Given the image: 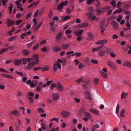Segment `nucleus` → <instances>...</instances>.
Wrapping results in <instances>:
<instances>
[{"instance_id": "obj_1", "label": "nucleus", "mask_w": 131, "mask_h": 131, "mask_svg": "<svg viewBox=\"0 0 131 131\" xmlns=\"http://www.w3.org/2000/svg\"><path fill=\"white\" fill-rule=\"evenodd\" d=\"M107 65L111 69L114 70H116L117 68L116 66L114 64V63L111 60H108L106 62Z\"/></svg>"}, {"instance_id": "obj_2", "label": "nucleus", "mask_w": 131, "mask_h": 131, "mask_svg": "<svg viewBox=\"0 0 131 131\" xmlns=\"http://www.w3.org/2000/svg\"><path fill=\"white\" fill-rule=\"evenodd\" d=\"M34 59L32 58H24L21 59V62H23L24 65H25L26 64L27 62H29L33 60Z\"/></svg>"}, {"instance_id": "obj_3", "label": "nucleus", "mask_w": 131, "mask_h": 131, "mask_svg": "<svg viewBox=\"0 0 131 131\" xmlns=\"http://www.w3.org/2000/svg\"><path fill=\"white\" fill-rule=\"evenodd\" d=\"M88 12L86 13V15L89 18H90L93 15V8L92 7H90L88 8Z\"/></svg>"}, {"instance_id": "obj_4", "label": "nucleus", "mask_w": 131, "mask_h": 131, "mask_svg": "<svg viewBox=\"0 0 131 131\" xmlns=\"http://www.w3.org/2000/svg\"><path fill=\"white\" fill-rule=\"evenodd\" d=\"M110 8V7L109 6H106L102 8V9L98 10H97V14L99 15L104 13Z\"/></svg>"}, {"instance_id": "obj_5", "label": "nucleus", "mask_w": 131, "mask_h": 131, "mask_svg": "<svg viewBox=\"0 0 131 131\" xmlns=\"http://www.w3.org/2000/svg\"><path fill=\"white\" fill-rule=\"evenodd\" d=\"M62 34L61 32L58 33L55 39V41L57 42L60 41L62 39Z\"/></svg>"}, {"instance_id": "obj_6", "label": "nucleus", "mask_w": 131, "mask_h": 131, "mask_svg": "<svg viewBox=\"0 0 131 131\" xmlns=\"http://www.w3.org/2000/svg\"><path fill=\"white\" fill-rule=\"evenodd\" d=\"M52 98L54 101H57L59 100L60 98L59 95L57 93H54L52 95Z\"/></svg>"}, {"instance_id": "obj_7", "label": "nucleus", "mask_w": 131, "mask_h": 131, "mask_svg": "<svg viewBox=\"0 0 131 131\" xmlns=\"http://www.w3.org/2000/svg\"><path fill=\"white\" fill-rule=\"evenodd\" d=\"M58 68L61 69V64L57 62H56L54 63L53 66V70L55 71L57 70Z\"/></svg>"}, {"instance_id": "obj_8", "label": "nucleus", "mask_w": 131, "mask_h": 131, "mask_svg": "<svg viewBox=\"0 0 131 131\" xmlns=\"http://www.w3.org/2000/svg\"><path fill=\"white\" fill-rule=\"evenodd\" d=\"M68 4V2L65 1L64 2H62L58 6L57 8L58 10L62 9L64 6H67Z\"/></svg>"}, {"instance_id": "obj_9", "label": "nucleus", "mask_w": 131, "mask_h": 131, "mask_svg": "<svg viewBox=\"0 0 131 131\" xmlns=\"http://www.w3.org/2000/svg\"><path fill=\"white\" fill-rule=\"evenodd\" d=\"M43 84V82L41 81H40L39 82L38 85L37 86L36 88V90L38 91H40L42 90V85Z\"/></svg>"}, {"instance_id": "obj_10", "label": "nucleus", "mask_w": 131, "mask_h": 131, "mask_svg": "<svg viewBox=\"0 0 131 131\" xmlns=\"http://www.w3.org/2000/svg\"><path fill=\"white\" fill-rule=\"evenodd\" d=\"M57 89L60 91H63L64 89L63 86L59 82H58L56 85Z\"/></svg>"}, {"instance_id": "obj_11", "label": "nucleus", "mask_w": 131, "mask_h": 131, "mask_svg": "<svg viewBox=\"0 0 131 131\" xmlns=\"http://www.w3.org/2000/svg\"><path fill=\"white\" fill-rule=\"evenodd\" d=\"M12 114L14 116H18L21 115V114L17 110L15 109L11 112Z\"/></svg>"}, {"instance_id": "obj_12", "label": "nucleus", "mask_w": 131, "mask_h": 131, "mask_svg": "<svg viewBox=\"0 0 131 131\" xmlns=\"http://www.w3.org/2000/svg\"><path fill=\"white\" fill-rule=\"evenodd\" d=\"M84 95L87 99L91 100H93L90 92L87 91H85L84 92Z\"/></svg>"}, {"instance_id": "obj_13", "label": "nucleus", "mask_w": 131, "mask_h": 131, "mask_svg": "<svg viewBox=\"0 0 131 131\" xmlns=\"http://www.w3.org/2000/svg\"><path fill=\"white\" fill-rule=\"evenodd\" d=\"M89 111L91 112L94 114L97 115H99L100 114L99 111L97 109L94 108H90Z\"/></svg>"}, {"instance_id": "obj_14", "label": "nucleus", "mask_w": 131, "mask_h": 131, "mask_svg": "<svg viewBox=\"0 0 131 131\" xmlns=\"http://www.w3.org/2000/svg\"><path fill=\"white\" fill-rule=\"evenodd\" d=\"M123 65L125 67H127L131 69V62L128 61H125L123 63Z\"/></svg>"}, {"instance_id": "obj_15", "label": "nucleus", "mask_w": 131, "mask_h": 131, "mask_svg": "<svg viewBox=\"0 0 131 131\" xmlns=\"http://www.w3.org/2000/svg\"><path fill=\"white\" fill-rule=\"evenodd\" d=\"M70 115L69 112L67 111H64L62 113V116L65 118L68 117Z\"/></svg>"}, {"instance_id": "obj_16", "label": "nucleus", "mask_w": 131, "mask_h": 131, "mask_svg": "<svg viewBox=\"0 0 131 131\" xmlns=\"http://www.w3.org/2000/svg\"><path fill=\"white\" fill-rule=\"evenodd\" d=\"M15 22L14 21H11L10 19H8L7 20L6 24L8 27H9L13 25Z\"/></svg>"}, {"instance_id": "obj_17", "label": "nucleus", "mask_w": 131, "mask_h": 131, "mask_svg": "<svg viewBox=\"0 0 131 131\" xmlns=\"http://www.w3.org/2000/svg\"><path fill=\"white\" fill-rule=\"evenodd\" d=\"M83 31L84 30L83 29L75 31H74V34L75 35L77 36H80L82 34Z\"/></svg>"}, {"instance_id": "obj_18", "label": "nucleus", "mask_w": 131, "mask_h": 131, "mask_svg": "<svg viewBox=\"0 0 131 131\" xmlns=\"http://www.w3.org/2000/svg\"><path fill=\"white\" fill-rule=\"evenodd\" d=\"M34 66V64L32 62L30 61L29 62L28 65L25 67V69L28 70H30L33 68Z\"/></svg>"}, {"instance_id": "obj_19", "label": "nucleus", "mask_w": 131, "mask_h": 131, "mask_svg": "<svg viewBox=\"0 0 131 131\" xmlns=\"http://www.w3.org/2000/svg\"><path fill=\"white\" fill-rule=\"evenodd\" d=\"M13 63L15 66H19L21 63V59H15Z\"/></svg>"}, {"instance_id": "obj_20", "label": "nucleus", "mask_w": 131, "mask_h": 131, "mask_svg": "<svg viewBox=\"0 0 131 131\" xmlns=\"http://www.w3.org/2000/svg\"><path fill=\"white\" fill-rule=\"evenodd\" d=\"M52 50L54 52H57L60 51L61 49L58 46H52Z\"/></svg>"}, {"instance_id": "obj_21", "label": "nucleus", "mask_w": 131, "mask_h": 131, "mask_svg": "<svg viewBox=\"0 0 131 131\" xmlns=\"http://www.w3.org/2000/svg\"><path fill=\"white\" fill-rule=\"evenodd\" d=\"M111 25L114 28L116 29L118 28V26L117 23L114 21H112L111 23Z\"/></svg>"}, {"instance_id": "obj_22", "label": "nucleus", "mask_w": 131, "mask_h": 131, "mask_svg": "<svg viewBox=\"0 0 131 131\" xmlns=\"http://www.w3.org/2000/svg\"><path fill=\"white\" fill-rule=\"evenodd\" d=\"M85 116L89 119H91L92 118L91 114L90 113L85 112L84 113Z\"/></svg>"}, {"instance_id": "obj_23", "label": "nucleus", "mask_w": 131, "mask_h": 131, "mask_svg": "<svg viewBox=\"0 0 131 131\" xmlns=\"http://www.w3.org/2000/svg\"><path fill=\"white\" fill-rule=\"evenodd\" d=\"M70 18V16L69 15H67L66 16H62L61 17V19L62 21L60 22H62L63 21L69 19Z\"/></svg>"}, {"instance_id": "obj_24", "label": "nucleus", "mask_w": 131, "mask_h": 131, "mask_svg": "<svg viewBox=\"0 0 131 131\" xmlns=\"http://www.w3.org/2000/svg\"><path fill=\"white\" fill-rule=\"evenodd\" d=\"M122 9L121 8H120L118 9H116L114 10L113 12V15H114L118 13H121L122 12Z\"/></svg>"}, {"instance_id": "obj_25", "label": "nucleus", "mask_w": 131, "mask_h": 131, "mask_svg": "<svg viewBox=\"0 0 131 131\" xmlns=\"http://www.w3.org/2000/svg\"><path fill=\"white\" fill-rule=\"evenodd\" d=\"M103 46H104V45L100 46H99L93 49L92 50V52H95V51H96L97 50H100L103 47Z\"/></svg>"}, {"instance_id": "obj_26", "label": "nucleus", "mask_w": 131, "mask_h": 131, "mask_svg": "<svg viewBox=\"0 0 131 131\" xmlns=\"http://www.w3.org/2000/svg\"><path fill=\"white\" fill-rule=\"evenodd\" d=\"M105 52L104 51L101 50L98 52L99 55L100 56H103L105 54Z\"/></svg>"}, {"instance_id": "obj_27", "label": "nucleus", "mask_w": 131, "mask_h": 131, "mask_svg": "<svg viewBox=\"0 0 131 131\" xmlns=\"http://www.w3.org/2000/svg\"><path fill=\"white\" fill-rule=\"evenodd\" d=\"M50 25L51 30L53 31H55L56 30V28L54 25V23L53 22H51L50 23Z\"/></svg>"}, {"instance_id": "obj_28", "label": "nucleus", "mask_w": 131, "mask_h": 131, "mask_svg": "<svg viewBox=\"0 0 131 131\" xmlns=\"http://www.w3.org/2000/svg\"><path fill=\"white\" fill-rule=\"evenodd\" d=\"M101 75L103 78L104 79H106L107 78L108 76L106 73H105L103 71H101Z\"/></svg>"}, {"instance_id": "obj_29", "label": "nucleus", "mask_w": 131, "mask_h": 131, "mask_svg": "<svg viewBox=\"0 0 131 131\" xmlns=\"http://www.w3.org/2000/svg\"><path fill=\"white\" fill-rule=\"evenodd\" d=\"M10 6L8 7V9L9 10V14H11L12 11V9L13 8V5L12 3L10 4Z\"/></svg>"}, {"instance_id": "obj_30", "label": "nucleus", "mask_w": 131, "mask_h": 131, "mask_svg": "<svg viewBox=\"0 0 131 131\" xmlns=\"http://www.w3.org/2000/svg\"><path fill=\"white\" fill-rule=\"evenodd\" d=\"M17 37L18 36H17L11 37L9 39L8 41H11L15 40L17 39Z\"/></svg>"}, {"instance_id": "obj_31", "label": "nucleus", "mask_w": 131, "mask_h": 131, "mask_svg": "<svg viewBox=\"0 0 131 131\" xmlns=\"http://www.w3.org/2000/svg\"><path fill=\"white\" fill-rule=\"evenodd\" d=\"M23 52L25 56L28 55L30 53V51L26 49H24L23 50Z\"/></svg>"}, {"instance_id": "obj_32", "label": "nucleus", "mask_w": 131, "mask_h": 131, "mask_svg": "<svg viewBox=\"0 0 131 131\" xmlns=\"http://www.w3.org/2000/svg\"><path fill=\"white\" fill-rule=\"evenodd\" d=\"M2 75L3 76H5L10 79H13V77L12 76L8 74H3Z\"/></svg>"}, {"instance_id": "obj_33", "label": "nucleus", "mask_w": 131, "mask_h": 131, "mask_svg": "<svg viewBox=\"0 0 131 131\" xmlns=\"http://www.w3.org/2000/svg\"><path fill=\"white\" fill-rule=\"evenodd\" d=\"M34 95V93L33 92H30L28 93L27 94V97L28 98L33 97Z\"/></svg>"}, {"instance_id": "obj_34", "label": "nucleus", "mask_w": 131, "mask_h": 131, "mask_svg": "<svg viewBox=\"0 0 131 131\" xmlns=\"http://www.w3.org/2000/svg\"><path fill=\"white\" fill-rule=\"evenodd\" d=\"M48 47V46H46L41 49V50L43 52H45L49 50V49L48 48H47V47Z\"/></svg>"}, {"instance_id": "obj_35", "label": "nucleus", "mask_w": 131, "mask_h": 131, "mask_svg": "<svg viewBox=\"0 0 131 131\" xmlns=\"http://www.w3.org/2000/svg\"><path fill=\"white\" fill-rule=\"evenodd\" d=\"M83 80V78L81 77L79 78L78 80L75 81L78 84H79L80 82H82Z\"/></svg>"}, {"instance_id": "obj_36", "label": "nucleus", "mask_w": 131, "mask_h": 131, "mask_svg": "<svg viewBox=\"0 0 131 131\" xmlns=\"http://www.w3.org/2000/svg\"><path fill=\"white\" fill-rule=\"evenodd\" d=\"M49 69V67L47 66H46L42 68H41V71H46L48 70Z\"/></svg>"}, {"instance_id": "obj_37", "label": "nucleus", "mask_w": 131, "mask_h": 131, "mask_svg": "<svg viewBox=\"0 0 131 131\" xmlns=\"http://www.w3.org/2000/svg\"><path fill=\"white\" fill-rule=\"evenodd\" d=\"M128 95V93H127L123 92L121 94V98L123 99L125 98Z\"/></svg>"}, {"instance_id": "obj_38", "label": "nucleus", "mask_w": 131, "mask_h": 131, "mask_svg": "<svg viewBox=\"0 0 131 131\" xmlns=\"http://www.w3.org/2000/svg\"><path fill=\"white\" fill-rule=\"evenodd\" d=\"M35 41L36 40H34L32 41L31 42L29 43L27 46V47L28 48H30L31 47V46L33 45Z\"/></svg>"}, {"instance_id": "obj_39", "label": "nucleus", "mask_w": 131, "mask_h": 131, "mask_svg": "<svg viewBox=\"0 0 131 131\" xmlns=\"http://www.w3.org/2000/svg\"><path fill=\"white\" fill-rule=\"evenodd\" d=\"M125 112V110L124 109H123L121 111L120 113V115L122 117H124V114Z\"/></svg>"}, {"instance_id": "obj_40", "label": "nucleus", "mask_w": 131, "mask_h": 131, "mask_svg": "<svg viewBox=\"0 0 131 131\" xmlns=\"http://www.w3.org/2000/svg\"><path fill=\"white\" fill-rule=\"evenodd\" d=\"M81 53H78V52H75L74 53V54L71 55L70 56H76L77 57H80L81 56Z\"/></svg>"}, {"instance_id": "obj_41", "label": "nucleus", "mask_w": 131, "mask_h": 131, "mask_svg": "<svg viewBox=\"0 0 131 131\" xmlns=\"http://www.w3.org/2000/svg\"><path fill=\"white\" fill-rule=\"evenodd\" d=\"M88 36L90 37V39L89 40H91L93 39V34L92 33L90 32H88Z\"/></svg>"}, {"instance_id": "obj_42", "label": "nucleus", "mask_w": 131, "mask_h": 131, "mask_svg": "<svg viewBox=\"0 0 131 131\" xmlns=\"http://www.w3.org/2000/svg\"><path fill=\"white\" fill-rule=\"evenodd\" d=\"M8 50V48H4L0 50V55L1 54L7 51Z\"/></svg>"}, {"instance_id": "obj_43", "label": "nucleus", "mask_w": 131, "mask_h": 131, "mask_svg": "<svg viewBox=\"0 0 131 131\" xmlns=\"http://www.w3.org/2000/svg\"><path fill=\"white\" fill-rule=\"evenodd\" d=\"M32 58L34 60V59H39V55L38 54H34L32 55Z\"/></svg>"}, {"instance_id": "obj_44", "label": "nucleus", "mask_w": 131, "mask_h": 131, "mask_svg": "<svg viewBox=\"0 0 131 131\" xmlns=\"http://www.w3.org/2000/svg\"><path fill=\"white\" fill-rule=\"evenodd\" d=\"M59 117H58L57 118H52L51 119L50 122H51L54 121H56L57 123H59Z\"/></svg>"}, {"instance_id": "obj_45", "label": "nucleus", "mask_w": 131, "mask_h": 131, "mask_svg": "<svg viewBox=\"0 0 131 131\" xmlns=\"http://www.w3.org/2000/svg\"><path fill=\"white\" fill-rule=\"evenodd\" d=\"M99 81V79L97 78H95L94 79V84H97Z\"/></svg>"}, {"instance_id": "obj_46", "label": "nucleus", "mask_w": 131, "mask_h": 131, "mask_svg": "<svg viewBox=\"0 0 131 131\" xmlns=\"http://www.w3.org/2000/svg\"><path fill=\"white\" fill-rule=\"evenodd\" d=\"M31 25L29 24H28L27 25L26 27V28H24L23 29V30L24 31H26L27 30L29 29Z\"/></svg>"}, {"instance_id": "obj_47", "label": "nucleus", "mask_w": 131, "mask_h": 131, "mask_svg": "<svg viewBox=\"0 0 131 131\" xmlns=\"http://www.w3.org/2000/svg\"><path fill=\"white\" fill-rule=\"evenodd\" d=\"M38 112L40 113H43L44 112V110L41 108H39L38 109Z\"/></svg>"}, {"instance_id": "obj_48", "label": "nucleus", "mask_w": 131, "mask_h": 131, "mask_svg": "<svg viewBox=\"0 0 131 131\" xmlns=\"http://www.w3.org/2000/svg\"><path fill=\"white\" fill-rule=\"evenodd\" d=\"M53 14L52 10H50L49 11V17L50 18H51Z\"/></svg>"}, {"instance_id": "obj_49", "label": "nucleus", "mask_w": 131, "mask_h": 131, "mask_svg": "<svg viewBox=\"0 0 131 131\" xmlns=\"http://www.w3.org/2000/svg\"><path fill=\"white\" fill-rule=\"evenodd\" d=\"M69 46V45L65 44L63 46L62 48L64 49H66L68 48Z\"/></svg>"}, {"instance_id": "obj_50", "label": "nucleus", "mask_w": 131, "mask_h": 131, "mask_svg": "<svg viewBox=\"0 0 131 131\" xmlns=\"http://www.w3.org/2000/svg\"><path fill=\"white\" fill-rule=\"evenodd\" d=\"M119 104H117L116 108V111L115 113L117 114L119 112Z\"/></svg>"}, {"instance_id": "obj_51", "label": "nucleus", "mask_w": 131, "mask_h": 131, "mask_svg": "<svg viewBox=\"0 0 131 131\" xmlns=\"http://www.w3.org/2000/svg\"><path fill=\"white\" fill-rule=\"evenodd\" d=\"M15 29L14 28H13L10 30L8 32V33L9 34V36H11L12 35V33L13 31H14L15 30Z\"/></svg>"}, {"instance_id": "obj_52", "label": "nucleus", "mask_w": 131, "mask_h": 131, "mask_svg": "<svg viewBox=\"0 0 131 131\" xmlns=\"http://www.w3.org/2000/svg\"><path fill=\"white\" fill-rule=\"evenodd\" d=\"M41 126L43 130H44L46 129V126L43 123H41Z\"/></svg>"}, {"instance_id": "obj_53", "label": "nucleus", "mask_w": 131, "mask_h": 131, "mask_svg": "<svg viewBox=\"0 0 131 131\" xmlns=\"http://www.w3.org/2000/svg\"><path fill=\"white\" fill-rule=\"evenodd\" d=\"M126 26L127 27H128V29H129L130 28V25L129 23V21L127 20L126 22Z\"/></svg>"}, {"instance_id": "obj_54", "label": "nucleus", "mask_w": 131, "mask_h": 131, "mask_svg": "<svg viewBox=\"0 0 131 131\" xmlns=\"http://www.w3.org/2000/svg\"><path fill=\"white\" fill-rule=\"evenodd\" d=\"M91 62L93 64H96L98 63V61L92 59L91 60Z\"/></svg>"}, {"instance_id": "obj_55", "label": "nucleus", "mask_w": 131, "mask_h": 131, "mask_svg": "<svg viewBox=\"0 0 131 131\" xmlns=\"http://www.w3.org/2000/svg\"><path fill=\"white\" fill-rule=\"evenodd\" d=\"M72 32V30H66L65 32L66 34L67 35H69L71 34Z\"/></svg>"}, {"instance_id": "obj_56", "label": "nucleus", "mask_w": 131, "mask_h": 131, "mask_svg": "<svg viewBox=\"0 0 131 131\" xmlns=\"http://www.w3.org/2000/svg\"><path fill=\"white\" fill-rule=\"evenodd\" d=\"M32 14V13H31L28 14L26 17V19H28L31 16Z\"/></svg>"}, {"instance_id": "obj_57", "label": "nucleus", "mask_w": 131, "mask_h": 131, "mask_svg": "<svg viewBox=\"0 0 131 131\" xmlns=\"http://www.w3.org/2000/svg\"><path fill=\"white\" fill-rule=\"evenodd\" d=\"M110 54V56L112 58H114L116 57V55L113 52H111Z\"/></svg>"}, {"instance_id": "obj_58", "label": "nucleus", "mask_w": 131, "mask_h": 131, "mask_svg": "<svg viewBox=\"0 0 131 131\" xmlns=\"http://www.w3.org/2000/svg\"><path fill=\"white\" fill-rule=\"evenodd\" d=\"M29 102L31 103H32L34 101V99L33 97L28 98Z\"/></svg>"}, {"instance_id": "obj_59", "label": "nucleus", "mask_w": 131, "mask_h": 131, "mask_svg": "<svg viewBox=\"0 0 131 131\" xmlns=\"http://www.w3.org/2000/svg\"><path fill=\"white\" fill-rule=\"evenodd\" d=\"M56 85H56L55 83H52L50 89L52 90L53 89V88H55L56 87Z\"/></svg>"}, {"instance_id": "obj_60", "label": "nucleus", "mask_w": 131, "mask_h": 131, "mask_svg": "<svg viewBox=\"0 0 131 131\" xmlns=\"http://www.w3.org/2000/svg\"><path fill=\"white\" fill-rule=\"evenodd\" d=\"M85 67V66L82 63H80L79 66V69H81Z\"/></svg>"}, {"instance_id": "obj_61", "label": "nucleus", "mask_w": 131, "mask_h": 131, "mask_svg": "<svg viewBox=\"0 0 131 131\" xmlns=\"http://www.w3.org/2000/svg\"><path fill=\"white\" fill-rule=\"evenodd\" d=\"M122 18H123L122 15H121L117 18V21L118 22H119L121 21V20L122 19Z\"/></svg>"}, {"instance_id": "obj_62", "label": "nucleus", "mask_w": 131, "mask_h": 131, "mask_svg": "<svg viewBox=\"0 0 131 131\" xmlns=\"http://www.w3.org/2000/svg\"><path fill=\"white\" fill-rule=\"evenodd\" d=\"M83 28L86 27L88 26V24L87 23L84 22L82 23Z\"/></svg>"}, {"instance_id": "obj_63", "label": "nucleus", "mask_w": 131, "mask_h": 131, "mask_svg": "<svg viewBox=\"0 0 131 131\" xmlns=\"http://www.w3.org/2000/svg\"><path fill=\"white\" fill-rule=\"evenodd\" d=\"M7 2V0H2V3L3 5L4 6H5Z\"/></svg>"}, {"instance_id": "obj_64", "label": "nucleus", "mask_w": 131, "mask_h": 131, "mask_svg": "<svg viewBox=\"0 0 131 131\" xmlns=\"http://www.w3.org/2000/svg\"><path fill=\"white\" fill-rule=\"evenodd\" d=\"M82 39V36H79L77 38V39L78 41L80 42L81 40Z\"/></svg>"}]
</instances>
